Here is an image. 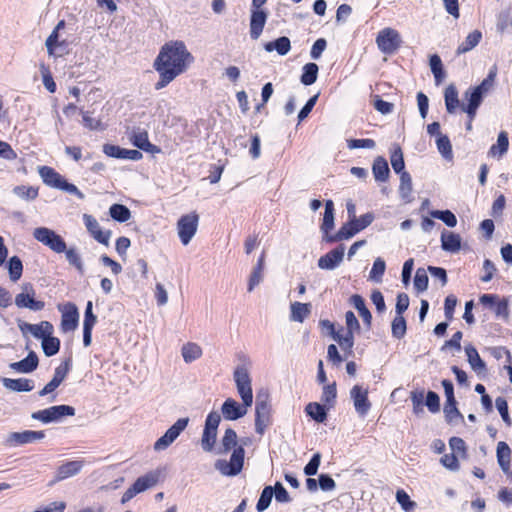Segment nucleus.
I'll list each match as a JSON object with an SVG mask.
<instances>
[{
  "mask_svg": "<svg viewBox=\"0 0 512 512\" xmlns=\"http://www.w3.org/2000/svg\"><path fill=\"white\" fill-rule=\"evenodd\" d=\"M446 109L449 113H454L459 107L458 91L454 85H449L444 93Z\"/></svg>",
  "mask_w": 512,
  "mask_h": 512,
  "instance_id": "obj_43",
  "label": "nucleus"
},
{
  "mask_svg": "<svg viewBox=\"0 0 512 512\" xmlns=\"http://www.w3.org/2000/svg\"><path fill=\"white\" fill-rule=\"evenodd\" d=\"M267 20V13L264 10L251 9L250 35L253 39H258L263 31Z\"/></svg>",
  "mask_w": 512,
  "mask_h": 512,
  "instance_id": "obj_26",
  "label": "nucleus"
},
{
  "mask_svg": "<svg viewBox=\"0 0 512 512\" xmlns=\"http://www.w3.org/2000/svg\"><path fill=\"white\" fill-rule=\"evenodd\" d=\"M18 328L23 336L31 334L34 338L41 341L47 336H49V334L54 333V327L48 321H41L38 324H31L24 321H19Z\"/></svg>",
  "mask_w": 512,
  "mask_h": 512,
  "instance_id": "obj_15",
  "label": "nucleus"
},
{
  "mask_svg": "<svg viewBox=\"0 0 512 512\" xmlns=\"http://www.w3.org/2000/svg\"><path fill=\"white\" fill-rule=\"evenodd\" d=\"M233 378L241 400L253 401L252 380L248 368L244 365L238 366L233 373Z\"/></svg>",
  "mask_w": 512,
  "mask_h": 512,
  "instance_id": "obj_11",
  "label": "nucleus"
},
{
  "mask_svg": "<svg viewBox=\"0 0 512 512\" xmlns=\"http://www.w3.org/2000/svg\"><path fill=\"white\" fill-rule=\"evenodd\" d=\"M109 214L115 221L124 223L131 219V211L122 204H113L109 208Z\"/></svg>",
  "mask_w": 512,
  "mask_h": 512,
  "instance_id": "obj_44",
  "label": "nucleus"
},
{
  "mask_svg": "<svg viewBox=\"0 0 512 512\" xmlns=\"http://www.w3.org/2000/svg\"><path fill=\"white\" fill-rule=\"evenodd\" d=\"M440 463L450 471H458L460 469L459 459L454 453L445 454L441 457Z\"/></svg>",
  "mask_w": 512,
  "mask_h": 512,
  "instance_id": "obj_60",
  "label": "nucleus"
},
{
  "mask_svg": "<svg viewBox=\"0 0 512 512\" xmlns=\"http://www.w3.org/2000/svg\"><path fill=\"white\" fill-rule=\"evenodd\" d=\"M23 291L15 297V304L19 308H28L32 311H40L44 308V302L35 300V291L30 285H24Z\"/></svg>",
  "mask_w": 512,
  "mask_h": 512,
  "instance_id": "obj_19",
  "label": "nucleus"
},
{
  "mask_svg": "<svg viewBox=\"0 0 512 512\" xmlns=\"http://www.w3.org/2000/svg\"><path fill=\"white\" fill-rule=\"evenodd\" d=\"M484 96L485 95L478 91L475 87L470 88L465 92L464 98L468 103L467 105H462V110L468 114L471 120L474 119L477 109L480 106Z\"/></svg>",
  "mask_w": 512,
  "mask_h": 512,
  "instance_id": "obj_20",
  "label": "nucleus"
},
{
  "mask_svg": "<svg viewBox=\"0 0 512 512\" xmlns=\"http://www.w3.org/2000/svg\"><path fill=\"white\" fill-rule=\"evenodd\" d=\"M272 497H273V488L271 486L265 487L260 495L259 500H258V503L256 506L257 510L259 512H263L264 510H266L271 503Z\"/></svg>",
  "mask_w": 512,
  "mask_h": 512,
  "instance_id": "obj_59",
  "label": "nucleus"
},
{
  "mask_svg": "<svg viewBox=\"0 0 512 512\" xmlns=\"http://www.w3.org/2000/svg\"><path fill=\"white\" fill-rule=\"evenodd\" d=\"M291 48L290 40L289 38L283 36L275 41H271L265 44V50L267 52H272L274 50L277 51L279 55H286Z\"/></svg>",
  "mask_w": 512,
  "mask_h": 512,
  "instance_id": "obj_41",
  "label": "nucleus"
},
{
  "mask_svg": "<svg viewBox=\"0 0 512 512\" xmlns=\"http://www.w3.org/2000/svg\"><path fill=\"white\" fill-rule=\"evenodd\" d=\"M441 247L447 252H458L461 248V237L454 232L444 230L441 234Z\"/></svg>",
  "mask_w": 512,
  "mask_h": 512,
  "instance_id": "obj_30",
  "label": "nucleus"
},
{
  "mask_svg": "<svg viewBox=\"0 0 512 512\" xmlns=\"http://www.w3.org/2000/svg\"><path fill=\"white\" fill-rule=\"evenodd\" d=\"M482 39V33L479 30L470 32L465 40L458 46L457 53L463 54L474 49Z\"/></svg>",
  "mask_w": 512,
  "mask_h": 512,
  "instance_id": "obj_38",
  "label": "nucleus"
},
{
  "mask_svg": "<svg viewBox=\"0 0 512 512\" xmlns=\"http://www.w3.org/2000/svg\"><path fill=\"white\" fill-rule=\"evenodd\" d=\"M350 398L359 416H365L371 409V402L368 399V388L358 384L353 386L350 390Z\"/></svg>",
  "mask_w": 512,
  "mask_h": 512,
  "instance_id": "obj_17",
  "label": "nucleus"
},
{
  "mask_svg": "<svg viewBox=\"0 0 512 512\" xmlns=\"http://www.w3.org/2000/svg\"><path fill=\"white\" fill-rule=\"evenodd\" d=\"M255 413V430L257 433L263 434L269 424L270 409L268 403L266 401H257Z\"/></svg>",
  "mask_w": 512,
  "mask_h": 512,
  "instance_id": "obj_22",
  "label": "nucleus"
},
{
  "mask_svg": "<svg viewBox=\"0 0 512 512\" xmlns=\"http://www.w3.org/2000/svg\"><path fill=\"white\" fill-rule=\"evenodd\" d=\"M194 62V56L183 41L171 40L165 43L153 62V68L159 76L155 89L167 87L177 77L185 74Z\"/></svg>",
  "mask_w": 512,
  "mask_h": 512,
  "instance_id": "obj_1",
  "label": "nucleus"
},
{
  "mask_svg": "<svg viewBox=\"0 0 512 512\" xmlns=\"http://www.w3.org/2000/svg\"><path fill=\"white\" fill-rule=\"evenodd\" d=\"M412 190V178L410 174L408 172H402V174H400L399 194L406 203L412 201Z\"/></svg>",
  "mask_w": 512,
  "mask_h": 512,
  "instance_id": "obj_39",
  "label": "nucleus"
},
{
  "mask_svg": "<svg viewBox=\"0 0 512 512\" xmlns=\"http://www.w3.org/2000/svg\"><path fill=\"white\" fill-rule=\"evenodd\" d=\"M189 422L188 418L178 419L166 432L154 443V450L156 452L164 451L167 449L185 430Z\"/></svg>",
  "mask_w": 512,
  "mask_h": 512,
  "instance_id": "obj_12",
  "label": "nucleus"
},
{
  "mask_svg": "<svg viewBox=\"0 0 512 512\" xmlns=\"http://www.w3.org/2000/svg\"><path fill=\"white\" fill-rule=\"evenodd\" d=\"M203 350L195 342H187L181 347V356L185 363H192L202 357Z\"/></svg>",
  "mask_w": 512,
  "mask_h": 512,
  "instance_id": "obj_32",
  "label": "nucleus"
},
{
  "mask_svg": "<svg viewBox=\"0 0 512 512\" xmlns=\"http://www.w3.org/2000/svg\"><path fill=\"white\" fill-rule=\"evenodd\" d=\"M221 421V415L217 411H211L205 421V426L201 438V446L204 451L210 452L217 438V430Z\"/></svg>",
  "mask_w": 512,
  "mask_h": 512,
  "instance_id": "obj_7",
  "label": "nucleus"
},
{
  "mask_svg": "<svg viewBox=\"0 0 512 512\" xmlns=\"http://www.w3.org/2000/svg\"><path fill=\"white\" fill-rule=\"evenodd\" d=\"M509 140L505 131L499 133L496 144H493L489 151L488 156L496 159L502 158L508 151Z\"/></svg>",
  "mask_w": 512,
  "mask_h": 512,
  "instance_id": "obj_31",
  "label": "nucleus"
},
{
  "mask_svg": "<svg viewBox=\"0 0 512 512\" xmlns=\"http://www.w3.org/2000/svg\"><path fill=\"white\" fill-rule=\"evenodd\" d=\"M61 312L60 329L63 333L74 331L78 326L79 313L77 307L72 303L59 306Z\"/></svg>",
  "mask_w": 512,
  "mask_h": 512,
  "instance_id": "obj_18",
  "label": "nucleus"
},
{
  "mask_svg": "<svg viewBox=\"0 0 512 512\" xmlns=\"http://www.w3.org/2000/svg\"><path fill=\"white\" fill-rule=\"evenodd\" d=\"M430 68L434 75L436 84H440L443 81L445 75L442 68V61L438 55H432L430 57Z\"/></svg>",
  "mask_w": 512,
  "mask_h": 512,
  "instance_id": "obj_57",
  "label": "nucleus"
},
{
  "mask_svg": "<svg viewBox=\"0 0 512 512\" xmlns=\"http://www.w3.org/2000/svg\"><path fill=\"white\" fill-rule=\"evenodd\" d=\"M344 257V248L339 247L336 248L324 256L320 257L318 260V266L321 269L325 270H333L335 269L343 260Z\"/></svg>",
  "mask_w": 512,
  "mask_h": 512,
  "instance_id": "obj_23",
  "label": "nucleus"
},
{
  "mask_svg": "<svg viewBox=\"0 0 512 512\" xmlns=\"http://www.w3.org/2000/svg\"><path fill=\"white\" fill-rule=\"evenodd\" d=\"M391 331L393 337L397 339H401L404 337L406 333V321L402 315H397L392 321Z\"/></svg>",
  "mask_w": 512,
  "mask_h": 512,
  "instance_id": "obj_56",
  "label": "nucleus"
},
{
  "mask_svg": "<svg viewBox=\"0 0 512 512\" xmlns=\"http://www.w3.org/2000/svg\"><path fill=\"white\" fill-rule=\"evenodd\" d=\"M311 313L310 303L293 302L290 305V320L302 323Z\"/></svg>",
  "mask_w": 512,
  "mask_h": 512,
  "instance_id": "obj_33",
  "label": "nucleus"
},
{
  "mask_svg": "<svg viewBox=\"0 0 512 512\" xmlns=\"http://www.w3.org/2000/svg\"><path fill=\"white\" fill-rule=\"evenodd\" d=\"M82 219L91 237L98 243L109 246L112 232L110 230H103L98 220L90 214H83Z\"/></svg>",
  "mask_w": 512,
  "mask_h": 512,
  "instance_id": "obj_13",
  "label": "nucleus"
},
{
  "mask_svg": "<svg viewBox=\"0 0 512 512\" xmlns=\"http://www.w3.org/2000/svg\"><path fill=\"white\" fill-rule=\"evenodd\" d=\"M37 170L45 185L84 199V194L74 184L68 183L55 169L49 166H39Z\"/></svg>",
  "mask_w": 512,
  "mask_h": 512,
  "instance_id": "obj_2",
  "label": "nucleus"
},
{
  "mask_svg": "<svg viewBox=\"0 0 512 512\" xmlns=\"http://www.w3.org/2000/svg\"><path fill=\"white\" fill-rule=\"evenodd\" d=\"M336 395L337 392L335 383L326 385L323 387L321 400L328 405H332L335 401Z\"/></svg>",
  "mask_w": 512,
  "mask_h": 512,
  "instance_id": "obj_64",
  "label": "nucleus"
},
{
  "mask_svg": "<svg viewBox=\"0 0 512 512\" xmlns=\"http://www.w3.org/2000/svg\"><path fill=\"white\" fill-rule=\"evenodd\" d=\"M84 466V461L81 460H75V461H69L61 466L56 471L55 474V481H62L64 479L73 477L77 474H79Z\"/></svg>",
  "mask_w": 512,
  "mask_h": 512,
  "instance_id": "obj_24",
  "label": "nucleus"
},
{
  "mask_svg": "<svg viewBox=\"0 0 512 512\" xmlns=\"http://www.w3.org/2000/svg\"><path fill=\"white\" fill-rule=\"evenodd\" d=\"M33 237L43 245L55 253H63L66 249V243L63 238L58 235L55 231L46 228L38 227L33 231Z\"/></svg>",
  "mask_w": 512,
  "mask_h": 512,
  "instance_id": "obj_9",
  "label": "nucleus"
},
{
  "mask_svg": "<svg viewBox=\"0 0 512 512\" xmlns=\"http://www.w3.org/2000/svg\"><path fill=\"white\" fill-rule=\"evenodd\" d=\"M465 353L468 363L470 364V367L473 371H475L477 374H482L486 371V364L481 359L479 353L473 345L469 344L465 346Z\"/></svg>",
  "mask_w": 512,
  "mask_h": 512,
  "instance_id": "obj_29",
  "label": "nucleus"
},
{
  "mask_svg": "<svg viewBox=\"0 0 512 512\" xmlns=\"http://www.w3.org/2000/svg\"><path fill=\"white\" fill-rule=\"evenodd\" d=\"M351 303L358 310L359 315L362 317L363 321L367 325H370L372 315L370 311L366 308L363 298L360 295H353L351 297Z\"/></svg>",
  "mask_w": 512,
  "mask_h": 512,
  "instance_id": "obj_51",
  "label": "nucleus"
},
{
  "mask_svg": "<svg viewBox=\"0 0 512 512\" xmlns=\"http://www.w3.org/2000/svg\"><path fill=\"white\" fill-rule=\"evenodd\" d=\"M436 145L439 153L446 159H453L452 146L449 138L446 135H439L436 140Z\"/></svg>",
  "mask_w": 512,
  "mask_h": 512,
  "instance_id": "obj_52",
  "label": "nucleus"
},
{
  "mask_svg": "<svg viewBox=\"0 0 512 512\" xmlns=\"http://www.w3.org/2000/svg\"><path fill=\"white\" fill-rule=\"evenodd\" d=\"M430 215L432 218L443 221L448 227L457 225V218L450 210H433Z\"/></svg>",
  "mask_w": 512,
  "mask_h": 512,
  "instance_id": "obj_54",
  "label": "nucleus"
},
{
  "mask_svg": "<svg viewBox=\"0 0 512 512\" xmlns=\"http://www.w3.org/2000/svg\"><path fill=\"white\" fill-rule=\"evenodd\" d=\"M161 475V469L149 471L145 475L137 478V480L134 482V486L136 487L139 493L144 492L156 486L157 483L159 482Z\"/></svg>",
  "mask_w": 512,
  "mask_h": 512,
  "instance_id": "obj_25",
  "label": "nucleus"
},
{
  "mask_svg": "<svg viewBox=\"0 0 512 512\" xmlns=\"http://www.w3.org/2000/svg\"><path fill=\"white\" fill-rule=\"evenodd\" d=\"M372 172L376 181H386L389 176V167L387 161L379 156L372 165Z\"/></svg>",
  "mask_w": 512,
  "mask_h": 512,
  "instance_id": "obj_40",
  "label": "nucleus"
},
{
  "mask_svg": "<svg viewBox=\"0 0 512 512\" xmlns=\"http://www.w3.org/2000/svg\"><path fill=\"white\" fill-rule=\"evenodd\" d=\"M80 113L82 115V123L83 125L90 130H103V124L100 119L94 118L90 115L89 111H84L83 108L80 109Z\"/></svg>",
  "mask_w": 512,
  "mask_h": 512,
  "instance_id": "obj_58",
  "label": "nucleus"
},
{
  "mask_svg": "<svg viewBox=\"0 0 512 512\" xmlns=\"http://www.w3.org/2000/svg\"><path fill=\"white\" fill-rule=\"evenodd\" d=\"M318 65L315 63H307L303 67V72L301 75V82L304 85H312L316 82L318 76Z\"/></svg>",
  "mask_w": 512,
  "mask_h": 512,
  "instance_id": "obj_46",
  "label": "nucleus"
},
{
  "mask_svg": "<svg viewBox=\"0 0 512 512\" xmlns=\"http://www.w3.org/2000/svg\"><path fill=\"white\" fill-rule=\"evenodd\" d=\"M306 413L315 421L323 423L327 418L325 408L319 403H309L305 408Z\"/></svg>",
  "mask_w": 512,
  "mask_h": 512,
  "instance_id": "obj_47",
  "label": "nucleus"
},
{
  "mask_svg": "<svg viewBox=\"0 0 512 512\" xmlns=\"http://www.w3.org/2000/svg\"><path fill=\"white\" fill-rule=\"evenodd\" d=\"M132 143L138 147L139 149H142L146 152L150 153H159L160 149L151 144L148 139V134L145 131H139L135 132L131 138Z\"/></svg>",
  "mask_w": 512,
  "mask_h": 512,
  "instance_id": "obj_36",
  "label": "nucleus"
},
{
  "mask_svg": "<svg viewBox=\"0 0 512 512\" xmlns=\"http://www.w3.org/2000/svg\"><path fill=\"white\" fill-rule=\"evenodd\" d=\"M248 443V438L242 439L241 444L233 450L230 460H217L215 462V469L224 476L238 475L241 472L244 464L245 451L243 445H247Z\"/></svg>",
  "mask_w": 512,
  "mask_h": 512,
  "instance_id": "obj_3",
  "label": "nucleus"
},
{
  "mask_svg": "<svg viewBox=\"0 0 512 512\" xmlns=\"http://www.w3.org/2000/svg\"><path fill=\"white\" fill-rule=\"evenodd\" d=\"M396 500L405 512H412L417 507V503L411 500L410 496L404 490H398L396 492Z\"/></svg>",
  "mask_w": 512,
  "mask_h": 512,
  "instance_id": "obj_55",
  "label": "nucleus"
},
{
  "mask_svg": "<svg viewBox=\"0 0 512 512\" xmlns=\"http://www.w3.org/2000/svg\"><path fill=\"white\" fill-rule=\"evenodd\" d=\"M41 347L44 354L47 357H51L59 352L60 340L54 337L53 334H49V336L41 341Z\"/></svg>",
  "mask_w": 512,
  "mask_h": 512,
  "instance_id": "obj_45",
  "label": "nucleus"
},
{
  "mask_svg": "<svg viewBox=\"0 0 512 512\" xmlns=\"http://www.w3.org/2000/svg\"><path fill=\"white\" fill-rule=\"evenodd\" d=\"M40 71H41L44 87L50 93H54L56 91V83L54 82L53 77H52L49 69L45 65H41L40 66Z\"/></svg>",
  "mask_w": 512,
  "mask_h": 512,
  "instance_id": "obj_61",
  "label": "nucleus"
},
{
  "mask_svg": "<svg viewBox=\"0 0 512 512\" xmlns=\"http://www.w3.org/2000/svg\"><path fill=\"white\" fill-rule=\"evenodd\" d=\"M236 447H237V434L233 429L228 428L225 430L224 435L221 439V445H220V449H219L218 453L219 454L227 453L232 448L235 449Z\"/></svg>",
  "mask_w": 512,
  "mask_h": 512,
  "instance_id": "obj_42",
  "label": "nucleus"
},
{
  "mask_svg": "<svg viewBox=\"0 0 512 512\" xmlns=\"http://www.w3.org/2000/svg\"><path fill=\"white\" fill-rule=\"evenodd\" d=\"M386 269L385 261L378 257L374 260L373 266L369 273V279L375 283H381Z\"/></svg>",
  "mask_w": 512,
  "mask_h": 512,
  "instance_id": "obj_50",
  "label": "nucleus"
},
{
  "mask_svg": "<svg viewBox=\"0 0 512 512\" xmlns=\"http://www.w3.org/2000/svg\"><path fill=\"white\" fill-rule=\"evenodd\" d=\"M199 224V215L191 212L182 215L176 224L177 235L182 245L187 246L195 236Z\"/></svg>",
  "mask_w": 512,
  "mask_h": 512,
  "instance_id": "obj_5",
  "label": "nucleus"
},
{
  "mask_svg": "<svg viewBox=\"0 0 512 512\" xmlns=\"http://www.w3.org/2000/svg\"><path fill=\"white\" fill-rule=\"evenodd\" d=\"M334 228V203L332 200H327L325 202V211L323 216V222L321 224V230L325 234V240L327 241V237L329 231Z\"/></svg>",
  "mask_w": 512,
  "mask_h": 512,
  "instance_id": "obj_37",
  "label": "nucleus"
},
{
  "mask_svg": "<svg viewBox=\"0 0 512 512\" xmlns=\"http://www.w3.org/2000/svg\"><path fill=\"white\" fill-rule=\"evenodd\" d=\"M47 54L51 58H60L69 53V43L66 39L61 38L57 31H52L45 41Z\"/></svg>",
  "mask_w": 512,
  "mask_h": 512,
  "instance_id": "obj_16",
  "label": "nucleus"
},
{
  "mask_svg": "<svg viewBox=\"0 0 512 512\" xmlns=\"http://www.w3.org/2000/svg\"><path fill=\"white\" fill-rule=\"evenodd\" d=\"M23 265L19 257L13 256L8 261V273L11 281L16 282L22 276Z\"/></svg>",
  "mask_w": 512,
  "mask_h": 512,
  "instance_id": "obj_49",
  "label": "nucleus"
},
{
  "mask_svg": "<svg viewBox=\"0 0 512 512\" xmlns=\"http://www.w3.org/2000/svg\"><path fill=\"white\" fill-rule=\"evenodd\" d=\"M252 404V400H247L246 402L242 401V403H239L234 398L229 397L221 406V415L227 421H236L248 413Z\"/></svg>",
  "mask_w": 512,
  "mask_h": 512,
  "instance_id": "obj_10",
  "label": "nucleus"
},
{
  "mask_svg": "<svg viewBox=\"0 0 512 512\" xmlns=\"http://www.w3.org/2000/svg\"><path fill=\"white\" fill-rule=\"evenodd\" d=\"M402 40L399 32L390 27L383 28L376 37L378 49L384 53L391 55L395 53L401 46Z\"/></svg>",
  "mask_w": 512,
  "mask_h": 512,
  "instance_id": "obj_6",
  "label": "nucleus"
},
{
  "mask_svg": "<svg viewBox=\"0 0 512 512\" xmlns=\"http://www.w3.org/2000/svg\"><path fill=\"white\" fill-rule=\"evenodd\" d=\"M414 286L418 291H425L428 287V276L424 269H418L414 278Z\"/></svg>",
  "mask_w": 512,
  "mask_h": 512,
  "instance_id": "obj_63",
  "label": "nucleus"
},
{
  "mask_svg": "<svg viewBox=\"0 0 512 512\" xmlns=\"http://www.w3.org/2000/svg\"><path fill=\"white\" fill-rule=\"evenodd\" d=\"M332 338L338 342L343 350L351 351L354 346V332L344 330L342 327L334 332Z\"/></svg>",
  "mask_w": 512,
  "mask_h": 512,
  "instance_id": "obj_35",
  "label": "nucleus"
},
{
  "mask_svg": "<svg viewBox=\"0 0 512 512\" xmlns=\"http://www.w3.org/2000/svg\"><path fill=\"white\" fill-rule=\"evenodd\" d=\"M44 437L45 434L43 431L26 430L22 432H10L5 436L4 444L8 447H17L42 440Z\"/></svg>",
  "mask_w": 512,
  "mask_h": 512,
  "instance_id": "obj_14",
  "label": "nucleus"
},
{
  "mask_svg": "<svg viewBox=\"0 0 512 512\" xmlns=\"http://www.w3.org/2000/svg\"><path fill=\"white\" fill-rule=\"evenodd\" d=\"M75 409L69 405H57L33 412L32 419L38 420L44 424L58 422L65 416H74Z\"/></svg>",
  "mask_w": 512,
  "mask_h": 512,
  "instance_id": "obj_8",
  "label": "nucleus"
},
{
  "mask_svg": "<svg viewBox=\"0 0 512 512\" xmlns=\"http://www.w3.org/2000/svg\"><path fill=\"white\" fill-rule=\"evenodd\" d=\"M390 162L393 170L396 173L402 174V172H406L404 170L405 163L403 159V153L401 148L397 145H395L391 151Z\"/></svg>",
  "mask_w": 512,
  "mask_h": 512,
  "instance_id": "obj_48",
  "label": "nucleus"
},
{
  "mask_svg": "<svg viewBox=\"0 0 512 512\" xmlns=\"http://www.w3.org/2000/svg\"><path fill=\"white\" fill-rule=\"evenodd\" d=\"M68 372V365H61L57 367L54 371V376L50 382H48L44 388L39 392L40 396H45L51 392H53L66 378Z\"/></svg>",
  "mask_w": 512,
  "mask_h": 512,
  "instance_id": "obj_28",
  "label": "nucleus"
},
{
  "mask_svg": "<svg viewBox=\"0 0 512 512\" xmlns=\"http://www.w3.org/2000/svg\"><path fill=\"white\" fill-rule=\"evenodd\" d=\"M347 146L349 149H373L376 146V143L372 139H349L347 140Z\"/></svg>",
  "mask_w": 512,
  "mask_h": 512,
  "instance_id": "obj_62",
  "label": "nucleus"
},
{
  "mask_svg": "<svg viewBox=\"0 0 512 512\" xmlns=\"http://www.w3.org/2000/svg\"><path fill=\"white\" fill-rule=\"evenodd\" d=\"M497 462L502 471L512 479V470L510 469L511 464V449L507 443L500 441L497 444L496 449Z\"/></svg>",
  "mask_w": 512,
  "mask_h": 512,
  "instance_id": "obj_21",
  "label": "nucleus"
},
{
  "mask_svg": "<svg viewBox=\"0 0 512 512\" xmlns=\"http://www.w3.org/2000/svg\"><path fill=\"white\" fill-rule=\"evenodd\" d=\"M3 385L6 389L15 391V392H28L31 391L34 387L33 382L29 379L19 378V379H11L4 378Z\"/></svg>",
  "mask_w": 512,
  "mask_h": 512,
  "instance_id": "obj_34",
  "label": "nucleus"
},
{
  "mask_svg": "<svg viewBox=\"0 0 512 512\" xmlns=\"http://www.w3.org/2000/svg\"><path fill=\"white\" fill-rule=\"evenodd\" d=\"M373 220L374 215L372 213H366L362 215L360 218H350L349 222L345 223L335 235H333L332 237H327V241L333 242L340 240H348L361 230L368 227L373 222Z\"/></svg>",
  "mask_w": 512,
  "mask_h": 512,
  "instance_id": "obj_4",
  "label": "nucleus"
},
{
  "mask_svg": "<svg viewBox=\"0 0 512 512\" xmlns=\"http://www.w3.org/2000/svg\"><path fill=\"white\" fill-rule=\"evenodd\" d=\"M13 194L17 197L30 201L38 196V189L33 186L19 185L13 188Z\"/></svg>",
  "mask_w": 512,
  "mask_h": 512,
  "instance_id": "obj_53",
  "label": "nucleus"
},
{
  "mask_svg": "<svg viewBox=\"0 0 512 512\" xmlns=\"http://www.w3.org/2000/svg\"><path fill=\"white\" fill-rule=\"evenodd\" d=\"M38 366V356L35 352L30 351L26 358L21 361L13 362L10 368L19 373H30Z\"/></svg>",
  "mask_w": 512,
  "mask_h": 512,
  "instance_id": "obj_27",
  "label": "nucleus"
}]
</instances>
